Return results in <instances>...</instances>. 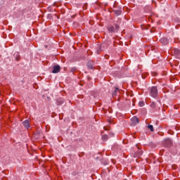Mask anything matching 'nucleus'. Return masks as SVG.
Returning <instances> with one entry per match:
<instances>
[{
  "mask_svg": "<svg viewBox=\"0 0 180 180\" xmlns=\"http://www.w3.org/2000/svg\"><path fill=\"white\" fill-rule=\"evenodd\" d=\"M103 141H106V140H108V139H109V136L106 134L103 135L101 137Z\"/></svg>",
  "mask_w": 180,
  "mask_h": 180,
  "instance_id": "4468645a",
  "label": "nucleus"
},
{
  "mask_svg": "<svg viewBox=\"0 0 180 180\" xmlns=\"http://www.w3.org/2000/svg\"><path fill=\"white\" fill-rule=\"evenodd\" d=\"M146 105V103H144V101H140L139 103V106H140L141 108H143V106H144Z\"/></svg>",
  "mask_w": 180,
  "mask_h": 180,
  "instance_id": "f3484780",
  "label": "nucleus"
},
{
  "mask_svg": "<svg viewBox=\"0 0 180 180\" xmlns=\"http://www.w3.org/2000/svg\"><path fill=\"white\" fill-rule=\"evenodd\" d=\"M14 56H15V57L17 61H19V60H20V56H19V53H15L14 54Z\"/></svg>",
  "mask_w": 180,
  "mask_h": 180,
  "instance_id": "2eb2a0df",
  "label": "nucleus"
},
{
  "mask_svg": "<svg viewBox=\"0 0 180 180\" xmlns=\"http://www.w3.org/2000/svg\"><path fill=\"white\" fill-rule=\"evenodd\" d=\"M137 151H136L134 154V157L135 158H139L143 155V150L139 148V146H136Z\"/></svg>",
  "mask_w": 180,
  "mask_h": 180,
  "instance_id": "20e7f679",
  "label": "nucleus"
},
{
  "mask_svg": "<svg viewBox=\"0 0 180 180\" xmlns=\"http://www.w3.org/2000/svg\"><path fill=\"white\" fill-rule=\"evenodd\" d=\"M61 70V68L60 67V65H57L53 66V70L52 71L53 74H57L58 72H60Z\"/></svg>",
  "mask_w": 180,
  "mask_h": 180,
  "instance_id": "423d86ee",
  "label": "nucleus"
},
{
  "mask_svg": "<svg viewBox=\"0 0 180 180\" xmlns=\"http://www.w3.org/2000/svg\"><path fill=\"white\" fill-rule=\"evenodd\" d=\"M131 124H133L134 126H136V124H139V123H140V120L137 117H133L131 119Z\"/></svg>",
  "mask_w": 180,
  "mask_h": 180,
  "instance_id": "39448f33",
  "label": "nucleus"
},
{
  "mask_svg": "<svg viewBox=\"0 0 180 180\" xmlns=\"http://www.w3.org/2000/svg\"><path fill=\"white\" fill-rule=\"evenodd\" d=\"M117 92H119V88L115 87V90L112 91V96H117Z\"/></svg>",
  "mask_w": 180,
  "mask_h": 180,
  "instance_id": "f8f14e48",
  "label": "nucleus"
},
{
  "mask_svg": "<svg viewBox=\"0 0 180 180\" xmlns=\"http://www.w3.org/2000/svg\"><path fill=\"white\" fill-rule=\"evenodd\" d=\"M150 108L155 109V108H157V104L155 103V102L152 101V102H150Z\"/></svg>",
  "mask_w": 180,
  "mask_h": 180,
  "instance_id": "ddd939ff",
  "label": "nucleus"
},
{
  "mask_svg": "<svg viewBox=\"0 0 180 180\" xmlns=\"http://www.w3.org/2000/svg\"><path fill=\"white\" fill-rule=\"evenodd\" d=\"M149 95L155 98L158 97V89L157 86H152L150 88Z\"/></svg>",
  "mask_w": 180,
  "mask_h": 180,
  "instance_id": "f257e3e1",
  "label": "nucleus"
},
{
  "mask_svg": "<svg viewBox=\"0 0 180 180\" xmlns=\"http://www.w3.org/2000/svg\"><path fill=\"white\" fill-rule=\"evenodd\" d=\"M88 68H90V70H93L94 66L92 65H89V63H88Z\"/></svg>",
  "mask_w": 180,
  "mask_h": 180,
  "instance_id": "6ab92c4d",
  "label": "nucleus"
},
{
  "mask_svg": "<svg viewBox=\"0 0 180 180\" xmlns=\"http://www.w3.org/2000/svg\"><path fill=\"white\" fill-rule=\"evenodd\" d=\"M70 71H71V72H75V71H77V68H72L70 69Z\"/></svg>",
  "mask_w": 180,
  "mask_h": 180,
  "instance_id": "a211bd4d",
  "label": "nucleus"
},
{
  "mask_svg": "<svg viewBox=\"0 0 180 180\" xmlns=\"http://www.w3.org/2000/svg\"><path fill=\"white\" fill-rule=\"evenodd\" d=\"M173 53H174V56H176V58L180 59V50L179 49H174L173 50Z\"/></svg>",
  "mask_w": 180,
  "mask_h": 180,
  "instance_id": "0eeeda50",
  "label": "nucleus"
},
{
  "mask_svg": "<svg viewBox=\"0 0 180 180\" xmlns=\"http://www.w3.org/2000/svg\"><path fill=\"white\" fill-rule=\"evenodd\" d=\"M103 46V44L101 45V47Z\"/></svg>",
  "mask_w": 180,
  "mask_h": 180,
  "instance_id": "4be33fe9",
  "label": "nucleus"
},
{
  "mask_svg": "<svg viewBox=\"0 0 180 180\" xmlns=\"http://www.w3.org/2000/svg\"><path fill=\"white\" fill-rule=\"evenodd\" d=\"M64 100L62 98H59L56 100V104L58 106L63 105Z\"/></svg>",
  "mask_w": 180,
  "mask_h": 180,
  "instance_id": "9b49d317",
  "label": "nucleus"
},
{
  "mask_svg": "<svg viewBox=\"0 0 180 180\" xmlns=\"http://www.w3.org/2000/svg\"><path fill=\"white\" fill-rule=\"evenodd\" d=\"M162 144L164 147H172V140L167 138L163 141Z\"/></svg>",
  "mask_w": 180,
  "mask_h": 180,
  "instance_id": "f03ea898",
  "label": "nucleus"
},
{
  "mask_svg": "<svg viewBox=\"0 0 180 180\" xmlns=\"http://www.w3.org/2000/svg\"><path fill=\"white\" fill-rule=\"evenodd\" d=\"M22 124L25 129H29L30 127V124L29 122V120H25L23 122Z\"/></svg>",
  "mask_w": 180,
  "mask_h": 180,
  "instance_id": "9d476101",
  "label": "nucleus"
},
{
  "mask_svg": "<svg viewBox=\"0 0 180 180\" xmlns=\"http://www.w3.org/2000/svg\"><path fill=\"white\" fill-rule=\"evenodd\" d=\"M148 129H149L150 131H154V127L152 124H148Z\"/></svg>",
  "mask_w": 180,
  "mask_h": 180,
  "instance_id": "dca6fc26",
  "label": "nucleus"
},
{
  "mask_svg": "<svg viewBox=\"0 0 180 180\" xmlns=\"http://www.w3.org/2000/svg\"><path fill=\"white\" fill-rule=\"evenodd\" d=\"M120 28V27L117 24H114L113 26L108 27V30L111 32H117Z\"/></svg>",
  "mask_w": 180,
  "mask_h": 180,
  "instance_id": "7ed1b4c3",
  "label": "nucleus"
},
{
  "mask_svg": "<svg viewBox=\"0 0 180 180\" xmlns=\"http://www.w3.org/2000/svg\"><path fill=\"white\" fill-rule=\"evenodd\" d=\"M160 41L161 44H162L164 46H166V44H168L169 43V41H168V39L164 37V38H161L160 39Z\"/></svg>",
  "mask_w": 180,
  "mask_h": 180,
  "instance_id": "6e6552de",
  "label": "nucleus"
},
{
  "mask_svg": "<svg viewBox=\"0 0 180 180\" xmlns=\"http://www.w3.org/2000/svg\"><path fill=\"white\" fill-rule=\"evenodd\" d=\"M115 16H119L120 15H122V8H120L118 9H115L113 11Z\"/></svg>",
  "mask_w": 180,
  "mask_h": 180,
  "instance_id": "1a4fd4ad",
  "label": "nucleus"
},
{
  "mask_svg": "<svg viewBox=\"0 0 180 180\" xmlns=\"http://www.w3.org/2000/svg\"><path fill=\"white\" fill-rule=\"evenodd\" d=\"M141 27H142V29H144L143 27V25H141Z\"/></svg>",
  "mask_w": 180,
  "mask_h": 180,
  "instance_id": "aec40b11",
  "label": "nucleus"
},
{
  "mask_svg": "<svg viewBox=\"0 0 180 180\" xmlns=\"http://www.w3.org/2000/svg\"><path fill=\"white\" fill-rule=\"evenodd\" d=\"M104 130H108V129H106L104 127Z\"/></svg>",
  "mask_w": 180,
  "mask_h": 180,
  "instance_id": "412c9836",
  "label": "nucleus"
}]
</instances>
